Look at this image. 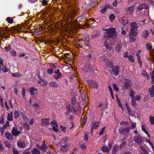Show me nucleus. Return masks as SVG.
Here are the masks:
<instances>
[{
	"mask_svg": "<svg viewBox=\"0 0 154 154\" xmlns=\"http://www.w3.org/2000/svg\"><path fill=\"white\" fill-rule=\"evenodd\" d=\"M5 137L6 138L10 140H13L12 135L11 133L8 132L5 133Z\"/></svg>",
	"mask_w": 154,
	"mask_h": 154,
	"instance_id": "nucleus-23",
	"label": "nucleus"
},
{
	"mask_svg": "<svg viewBox=\"0 0 154 154\" xmlns=\"http://www.w3.org/2000/svg\"><path fill=\"white\" fill-rule=\"evenodd\" d=\"M120 66L119 65H116L112 67L111 68V73L115 76H117L120 71Z\"/></svg>",
	"mask_w": 154,
	"mask_h": 154,
	"instance_id": "nucleus-2",
	"label": "nucleus"
},
{
	"mask_svg": "<svg viewBox=\"0 0 154 154\" xmlns=\"http://www.w3.org/2000/svg\"><path fill=\"white\" fill-rule=\"evenodd\" d=\"M1 70L4 73L7 72L9 70L7 68L6 66L4 65L1 68Z\"/></svg>",
	"mask_w": 154,
	"mask_h": 154,
	"instance_id": "nucleus-31",
	"label": "nucleus"
},
{
	"mask_svg": "<svg viewBox=\"0 0 154 154\" xmlns=\"http://www.w3.org/2000/svg\"><path fill=\"white\" fill-rule=\"evenodd\" d=\"M69 146L67 145V146H61L60 147V150L63 152H66L68 149Z\"/></svg>",
	"mask_w": 154,
	"mask_h": 154,
	"instance_id": "nucleus-28",
	"label": "nucleus"
},
{
	"mask_svg": "<svg viewBox=\"0 0 154 154\" xmlns=\"http://www.w3.org/2000/svg\"><path fill=\"white\" fill-rule=\"evenodd\" d=\"M106 64L108 67L112 68V67L114 66H113V63L111 61L108 60L106 62Z\"/></svg>",
	"mask_w": 154,
	"mask_h": 154,
	"instance_id": "nucleus-27",
	"label": "nucleus"
},
{
	"mask_svg": "<svg viewBox=\"0 0 154 154\" xmlns=\"http://www.w3.org/2000/svg\"><path fill=\"white\" fill-rule=\"evenodd\" d=\"M119 21L123 25H127L128 23V20L125 17H122L119 18Z\"/></svg>",
	"mask_w": 154,
	"mask_h": 154,
	"instance_id": "nucleus-11",
	"label": "nucleus"
},
{
	"mask_svg": "<svg viewBox=\"0 0 154 154\" xmlns=\"http://www.w3.org/2000/svg\"><path fill=\"white\" fill-rule=\"evenodd\" d=\"M143 137L140 135H135L133 139L134 141L139 145H141L143 142Z\"/></svg>",
	"mask_w": 154,
	"mask_h": 154,
	"instance_id": "nucleus-4",
	"label": "nucleus"
},
{
	"mask_svg": "<svg viewBox=\"0 0 154 154\" xmlns=\"http://www.w3.org/2000/svg\"><path fill=\"white\" fill-rule=\"evenodd\" d=\"M101 150L104 152H106L108 150V148L106 146H103L101 148Z\"/></svg>",
	"mask_w": 154,
	"mask_h": 154,
	"instance_id": "nucleus-40",
	"label": "nucleus"
},
{
	"mask_svg": "<svg viewBox=\"0 0 154 154\" xmlns=\"http://www.w3.org/2000/svg\"><path fill=\"white\" fill-rule=\"evenodd\" d=\"M103 30L106 32L104 35L105 39L103 42L104 45L105 46L108 45L107 42L108 41L110 44H112L116 40L117 32L115 29L112 28L106 29L104 28Z\"/></svg>",
	"mask_w": 154,
	"mask_h": 154,
	"instance_id": "nucleus-1",
	"label": "nucleus"
},
{
	"mask_svg": "<svg viewBox=\"0 0 154 154\" xmlns=\"http://www.w3.org/2000/svg\"><path fill=\"white\" fill-rule=\"evenodd\" d=\"M60 143H61V146H67L68 145V144H66V143L64 142V140H61Z\"/></svg>",
	"mask_w": 154,
	"mask_h": 154,
	"instance_id": "nucleus-54",
	"label": "nucleus"
},
{
	"mask_svg": "<svg viewBox=\"0 0 154 154\" xmlns=\"http://www.w3.org/2000/svg\"><path fill=\"white\" fill-rule=\"evenodd\" d=\"M83 41L85 42H86V44H88V46L89 47L90 46V44H89V37H86L85 38V40Z\"/></svg>",
	"mask_w": 154,
	"mask_h": 154,
	"instance_id": "nucleus-48",
	"label": "nucleus"
},
{
	"mask_svg": "<svg viewBox=\"0 0 154 154\" xmlns=\"http://www.w3.org/2000/svg\"><path fill=\"white\" fill-rule=\"evenodd\" d=\"M4 144L5 145V146L8 148H9L11 147L10 144L7 141H5L4 142Z\"/></svg>",
	"mask_w": 154,
	"mask_h": 154,
	"instance_id": "nucleus-49",
	"label": "nucleus"
},
{
	"mask_svg": "<svg viewBox=\"0 0 154 154\" xmlns=\"http://www.w3.org/2000/svg\"><path fill=\"white\" fill-rule=\"evenodd\" d=\"M17 145L21 148H23L25 146V144L23 142L22 143L21 142H17Z\"/></svg>",
	"mask_w": 154,
	"mask_h": 154,
	"instance_id": "nucleus-33",
	"label": "nucleus"
},
{
	"mask_svg": "<svg viewBox=\"0 0 154 154\" xmlns=\"http://www.w3.org/2000/svg\"><path fill=\"white\" fill-rule=\"evenodd\" d=\"M20 113L18 111L16 110L15 111L14 114V117L15 119H17L19 117Z\"/></svg>",
	"mask_w": 154,
	"mask_h": 154,
	"instance_id": "nucleus-36",
	"label": "nucleus"
},
{
	"mask_svg": "<svg viewBox=\"0 0 154 154\" xmlns=\"http://www.w3.org/2000/svg\"><path fill=\"white\" fill-rule=\"evenodd\" d=\"M146 47L148 50L150 51L152 49V46L150 45L149 44L147 43L146 45Z\"/></svg>",
	"mask_w": 154,
	"mask_h": 154,
	"instance_id": "nucleus-44",
	"label": "nucleus"
},
{
	"mask_svg": "<svg viewBox=\"0 0 154 154\" xmlns=\"http://www.w3.org/2000/svg\"><path fill=\"white\" fill-rule=\"evenodd\" d=\"M94 34H93L91 36V38L92 39H94L98 37L100 35V32L98 31H94Z\"/></svg>",
	"mask_w": 154,
	"mask_h": 154,
	"instance_id": "nucleus-18",
	"label": "nucleus"
},
{
	"mask_svg": "<svg viewBox=\"0 0 154 154\" xmlns=\"http://www.w3.org/2000/svg\"><path fill=\"white\" fill-rule=\"evenodd\" d=\"M142 37L144 38H146L149 36V33L147 30H144L142 33Z\"/></svg>",
	"mask_w": 154,
	"mask_h": 154,
	"instance_id": "nucleus-21",
	"label": "nucleus"
},
{
	"mask_svg": "<svg viewBox=\"0 0 154 154\" xmlns=\"http://www.w3.org/2000/svg\"><path fill=\"white\" fill-rule=\"evenodd\" d=\"M115 16L114 14H111L109 16V18L110 21L111 22L112 21L115 19Z\"/></svg>",
	"mask_w": 154,
	"mask_h": 154,
	"instance_id": "nucleus-43",
	"label": "nucleus"
},
{
	"mask_svg": "<svg viewBox=\"0 0 154 154\" xmlns=\"http://www.w3.org/2000/svg\"><path fill=\"white\" fill-rule=\"evenodd\" d=\"M113 85L114 89L116 91H118L119 90V88L115 84H113Z\"/></svg>",
	"mask_w": 154,
	"mask_h": 154,
	"instance_id": "nucleus-56",
	"label": "nucleus"
},
{
	"mask_svg": "<svg viewBox=\"0 0 154 154\" xmlns=\"http://www.w3.org/2000/svg\"><path fill=\"white\" fill-rule=\"evenodd\" d=\"M49 85L51 87L57 88L58 86V85L56 82H51L49 83Z\"/></svg>",
	"mask_w": 154,
	"mask_h": 154,
	"instance_id": "nucleus-26",
	"label": "nucleus"
},
{
	"mask_svg": "<svg viewBox=\"0 0 154 154\" xmlns=\"http://www.w3.org/2000/svg\"><path fill=\"white\" fill-rule=\"evenodd\" d=\"M82 70L86 72H88V71H90L92 70L91 67L89 64L86 65L83 68Z\"/></svg>",
	"mask_w": 154,
	"mask_h": 154,
	"instance_id": "nucleus-17",
	"label": "nucleus"
},
{
	"mask_svg": "<svg viewBox=\"0 0 154 154\" xmlns=\"http://www.w3.org/2000/svg\"><path fill=\"white\" fill-rule=\"evenodd\" d=\"M105 128V127H103L100 130V132L99 133V135H101L103 134V131L104 130Z\"/></svg>",
	"mask_w": 154,
	"mask_h": 154,
	"instance_id": "nucleus-57",
	"label": "nucleus"
},
{
	"mask_svg": "<svg viewBox=\"0 0 154 154\" xmlns=\"http://www.w3.org/2000/svg\"><path fill=\"white\" fill-rule=\"evenodd\" d=\"M8 22L10 24H12L13 23V19L12 18L8 17L6 19Z\"/></svg>",
	"mask_w": 154,
	"mask_h": 154,
	"instance_id": "nucleus-32",
	"label": "nucleus"
},
{
	"mask_svg": "<svg viewBox=\"0 0 154 154\" xmlns=\"http://www.w3.org/2000/svg\"><path fill=\"white\" fill-rule=\"evenodd\" d=\"M7 119L8 121L12 120V113H11V115L10 113H8V116H7Z\"/></svg>",
	"mask_w": 154,
	"mask_h": 154,
	"instance_id": "nucleus-39",
	"label": "nucleus"
},
{
	"mask_svg": "<svg viewBox=\"0 0 154 154\" xmlns=\"http://www.w3.org/2000/svg\"><path fill=\"white\" fill-rule=\"evenodd\" d=\"M77 12L75 10H73L70 12L69 15L70 17L72 19L75 17L77 14Z\"/></svg>",
	"mask_w": 154,
	"mask_h": 154,
	"instance_id": "nucleus-16",
	"label": "nucleus"
},
{
	"mask_svg": "<svg viewBox=\"0 0 154 154\" xmlns=\"http://www.w3.org/2000/svg\"><path fill=\"white\" fill-rule=\"evenodd\" d=\"M60 127L62 131H63L64 132H66V129H65V127H63L62 125H60Z\"/></svg>",
	"mask_w": 154,
	"mask_h": 154,
	"instance_id": "nucleus-60",
	"label": "nucleus"
},
{
	"mask_svg": "<svg viewBox=\"0 0 154 154\" xmlns=\"http://www.w3.org/2000/svg\"><path fill=\"white\" fill-rule=\"evenodd\" d=\"M130 31L131 32H137L135 30H137L139 26H138V24L135 22L133 23H130Z\"/></svg>",
	"mask_w": 154,
	"mask_h": 154,
	"instance_id": "nucleus-5",
	"label": "nucleus"
},
{
	"mask_svg": "<svg viewBox=\"0 0 154 154\" xmlns=\"http://www.w3.org/2000/svg\"><path fill=\"white\" fill-rule=\"evenodd\" d=\"M123 85L125 89H129L132 86L131 80L128 79H125Z\"/></svg>",
	"mask_w": 154,
	"mask_h": 154,
	"instance_id": "nucleus-3",
	"label": "nucleus"
},
{
	"mask_svg": "<svg viewBox=\"0 0 154 154\" xmlns=\"http://www.w3.org/2000/svg\"><path fill=\"white\" fill-rule=\"evenodd\" d=\"M131 129V128L130 127H128L126 128L125 129H122L120 131V133L121 134H123L124 132H125V133L127 134H128L130 131L129 130Z\"/></svg>",
	"mask_w": 154,
	"mask_h": 154,
	"instance_id": "nucleus-20",
	"label": "nucleus"
},
{
	"mask_svg": "<svg viewBox=\"0 0 154 154\" xmlns=\"http://www.w3.org/2000/svg\"><path fill=\"white\" fill-rule=\"evenodd\" d=\"M136 9L135 6H132L128 8H126L125 10L126 13L127 14L132 15L133 14L134 10Z\"/></svg>",
	"mask_w": 154,
	"mask_h": 154,
	"instance_id": "nucleus-8",
	"label": "nucleus"
},
{
	"mask_svg": "<svg viewBox=\"0 0 154 154\" xmlns=\"http://www.w3.org/2000/svg\"><path fill=\"white\" fill-rule=\"evenodd\" d=\"M12 152H13V154H19V152L15 149L14 148L13 149Z\"/></svg>",
	"mask_w": 154,
	"mask_h": 154,
	"instance_id": "nucleus-61",
	"label": "nucleus"
},
{
	"mask_svg": "<svg viewBox=\"0 0 154 154\" xmlns=\"http://www.w3.org/2000/svg\"><path fill=\"white\" fill-rule=\"evenodd\" d=\"M149 121L151 124H153L154 123V117L151 116L149 117Z\"/></svg>",
	"mask_w": 154,
	"mask_h": 154,
	"instance_id": "nucleus-46",
	"label": "nucleus"
},
{
	"mask_svg": "<svg viewBox=\"0 0 154 154\" xmlns=\"http://www.w3.org/2000/svg\"><path fill=\"white\" fill-rule=\"evenodd\" d=\"M122 46L119 44L117 45L116 46V51L118 52H120L121 50Z\"/></svg>",
	"mask_w": 154,
	"mask_h": 154,
	"instance_id": "nucleus-30",
	"label": "nucleus"
},
{
	"mask_svg": "<svg viewBox=\"0 0 154 154\" xmlns=\"http://www.w3.org/2000/svg\"><path fill=\"white\" fill-rule=\"evenodd\" d=\"M128 60L130 62L133 63L134 62V57L132 55H129L128 56Z\"/></svg>",
	"mask_w": 154,
	"mask_h": 154,
	"instance_id": "nucleus-35",
	"label": "nucleus"
},
{
	"mask_svg": "<svg viewBox=\"0 0 154 154\" xmlns=\"http://www.w3.org/2000/svg\"><path fill=\"white\" fill-rule=\"evenodd\" d=\"M142 130L146 134L147 133L148 131H147L146 128V126L144 125H142L141 126Z\"/></svg>",
	"mask_w": 154,
	"mask_h": 154,
	"instance_id": "nucleus-47",
	"label": "nucleus"
},
{
	"mask_svg": "<svg viewBox=\"0 0 154 154\" xmlns=\"http://www.w3.org/2000/svg\"><path fill=\"white\" fill-rule=\"evenodd\" d=\"M11 132L13 135L15 136H18L21 133V132L20 131H17V128L16 127H13L12 128Z\"/></svg>",
	"mask_w": 154,
	"mask_h": 154,
	"instance_id": "nucleus-9",
	"label": "nucleus"
},
{
	"mask_svg": "<svg viewBox=\"0 0 154 154\" xmlns=\"http://www.w3.org/2000/svg\"><path fill=\"white\" fill-rule=\"evenodd\" d=\"M42 4L43 6H46L48 5V2L46 0H43L42 2Z\"/></svg>",
	"mask_w": 154,
	"mask_h": 154,
	"instance_id": "nucleus-55",
	"label": "nucleus"
},
{
	"mask_svg": "<svg viewBox=\"0 0 154 154\" xmlns=\"http://www.w3.org/2000/svg\"><path fill=\"white\" fill-rule=\"evenodd\" d=\"M107 9L106 7L105 6L104 8L101 9L100 11L101 13H104L106 12Z\"/></svg>",
	"mask_w": 154,
	"mask_h": 154,
	"instance_id": "nucleus-58",
	"label": "nucleus"
},
{
	"mask_svg": "<svg viewBox=\"0 0 154 154\" xmlns=\"http://www.w3.org/2000/svg\"><path fill=\"white\" fill-rule=\"evenodd\" d=\"M50 68L51 69L53 70L55 69L56 66L54 64L52 63L50 65Z\"/></svg>",
	"mask_w": 154,
	"mask_h": 154,
	"instance_id": "nucleus-59",
	"label": "nucleus"
},
{
	"mask_svg": "<svg viewBox=\"0 0 154 154\" xmlns=\"http://www.w3.org/2000/svg\"><path fill=\"white\" fill-rule=\"evenodd\" d=\"M2 31H5L6 32H4L3 34V35L5 36V35L7 33L9 32L10 30H8V27L7 26L4 28H2Z\"/></svg>",
	"mask_w": 154,
	"mask_h": 154,
	"instance_id": "nucleus-37",
	"label": "nucleus"
},
{
	"mask_svg": "<svg viewBox=\"0 0 154 154\" xmlns=\"http://www.w3.org/2000/svg\"><path fill=\"white\" fill-rule=\"evenodd\" d=\"M119 146L117 145H115L113 146L112 150V154H116L118 151Z\"/></svg>",
	"mask_w": 154,
	"mask_h": 154,
	"instance_id": "nucleus-24",
	"label": "nucleus"
},
{
	"mask_svg": "<svg viewBox=\"0 0 154 154\" xmlns=\"http://www.w3.org/2000/svg\"><path fill=\"white\" fill-rule=\"evenodd\" d=\"M150 75L151 76V79H152L153 78H154V71L151 72H150Z\"/></svg>",
	"mask_w": 154,
	"mask_h": 154,
	"instance_id": "nucleus-64",
	"label": "nucleus"
},
{
	"mask_svg": "<svg viewBox=\"0 0 154 154\" xmlns=\"http://www.w3.org/2000/svg\"><path fill=\"white\" fill-rule=\"evenodd\" d=\"M88 83L92 88H97L98 84L97 82L93 80H89L88 81Z\"/></svg>",
	"mask_w": 154,
	"mask_h": 154,
	"instance_id": "nucleus-6",
	"label": "nucleus"
},
{
	"mask_svg": "<svg viewBox=\"0 0 154 154\" xmlns=\"http://www.w3.org/2000/svg\"><path fill=\"white\" fill-rule=\"evenodd\" d=\"M149 93L151 97H153L154 96V85L152 86L151 88L149 89L148 90Z\"/></svg>",
	"mask_w": 154,
	"mask_h": 154,
	"instance_id": "nucleus-19",
	"label": "nucleus"
},
{
	"mask_svg": "<svg viewBox=\"0 0 154 154\" xmlns=\"http://www.w3.org/2000/svg\"><path fill=\"white\" fill-rule=\"evenodd\" d=\"M106 49L109 50L110 51L112 49V47L111 46H109L108 44L105 46Z\"/></svg>",
	"mask_w": 154,
	"mask_h": 154,
	"instance_id": "nucleus-63",
	"label": "nucleus"
},
{
	"mask_svg": "<svg viewBox=\"0 0 154 154\" xmlns=\"http://www.w3.org/2000/svg\"><path fill=\"white\" fill-rule=\"evenodd\" d=\"M80 148L84 150L86 148V146L84 144H82L80 146Z\"/></svg>",
	"mask_w": 154,
	"mask_h": 154,
	"instance_id": "nucleus-62",
	"label": "nucleus"
},
{
	"mask_svg": "<svg viewBox=\"0 0 154 154\" xmlns=\"http://www.w3.org/2000/svg\"><path fill=\"white\" fill-rule=\"evenodd\" d=\"M5 49L6 50V52H8L11 50V45H8L7 47H5Z\"/></svg>",
	"mask_w": 154,
	"mask_h": 154,
	"instance_id": "nucleus-45",
	"label": "nucleus"
},
{
	"mask_svg": "<svg viewBox=\"0 0 154 154\" xmlns=\"http://www.w3.org/2000/svg\"><path fill=\"white\" fill-rule=\"evenodd\" d=\"M12 76L15 77L19 78L20 76V75L19 72H15L12 74Z\"/></svg>",
	"mask_w": 154,
	"mask_h": 154,
	"instance_id": "nucleus-41",
	"label": "nucleus"
},
{
	"mask_svg": "<svg viewBox=\"0 0 154 154\" xmlns=\"http://www.w3.org/2000/svg\"><path fill=\"white\" fill-rule=\"evenodd\" d=\"M54 73L57 74L58 76H61L62 73L60 72V70L59 69L57 70L54 72Z\"/></svg>",
	"mask_w": 154,
	"mask_h": 154,
	"instance_id": "nucleus-52",
	"label": "nucleus"
},
{
	"mask_svg": "<svg viewBox=\"0 0 154 154\" xmlns=\"http://www.w3.org/2000/svg\"><path fill=\"white\" fill-rule=\"evenodd\" d=\"M49 121L48 119L42 118L41 120L42 123L41 124V126H44L45 125L48 126L49 124Z\"/></svg>",
	"mask_w": 154,
	"mask_h": 154,
	"instance_id": "nucleus-13",
	"label": "nucleus"
},
{
	"mask_svg": "<svg viewBox=\"0 0 154 154\" xmlns=\"http://www.w3.org/2000/svg\"><path fill=\"white\" fill-rule=\"evenodd\" d=\"M31 152L32 154H40L39 150L36 148H34Z\"/></svg>",
	"mask_w": 154,
	"mask_h": 154,
	"instance_id": "nucleus-22",
	"label": "nucleus"
},
{
	"mask_svg": "<svg viewBox=\"0 0 154 154\" xmlns=\"http://www.w3.org/2000/svg\"><path fill=\"white\" fill-rule=\"evenodd\" d=\"M129 96L131 99H134V95L135 94V92L132 90H131L130 91Z\"/></svg>",
	"mask_w": 154,
	"mask_h": 154,
	"instance_id": "nucleus-34",
	"label": "nucleus"
},
{
	"mask_svg": "<svg viewBox=\"0 0 154 154\" xmlns=\"http://www.w3.org/2000/svg\"><path fill=\"white\" fill-rule=\"evenodd\" d=\"M47 148L46 145L44 142H43L41 146H39L38 148L40 150H45Z\"/></svg>",
	"mask_w": 154,
	"mask_h": 154,
	"instance_id": "nucleus-25",
	"label": "nucleus"
},
{
	"mask_svg": "<svg viewBox=\"0 0 154 154\" xmlns=\"http://www.w3.org/2000/svg\"><path fill=\"white\" fill-rule=\"evenodd\" d=\"M11 54L14 56H16L17 55L16 52L14 50H13L10 52Z\"/></svg>",
	"mask_w": 154,
	"mask_h": 154,
	"instance_id": "nucleus-51",
	"label": "nucleus"
},
{
	"mask_svg": "<svg viewBox=\"0 0 154 154\" xmlns=\"http://www.w3.org/2000/svg\"><path fill=\"white\" fill-rule=\"evenodd\" d=\"M81 97L83 101H86L87 97L85 93H82L81 95Z\"/></svg>",
	"mask_w": 154,
	"mask_h": 154,
	"instance_id": "nucleus-29",
	"label": "nucleus"
},
{
	"mask_svg": "<svg viewBox=\"0 0 154 154\" xmlns=\"http://www.w3.org/2000/svg\"><path fill=\"white\" fill-rule=\"evenodd\" d=\"M78 44H81L82 46L85 47L86 48H89L88 44H86V42H85L84 41H82L81 39H78L77 42Z\"/></svg>",
	"mask_w": 154,
	"mask_h": 154,
	"instance_id": "nucleus-14",
	"label": "nucleus"
},
{
	"mask_svg": "<svg viewBox=\"0 0 154 154\" xmlns=\"http://www.w3.org/2000/svg\"><path fill=\"white\" fill-rule=\"evenodd\" d=\"M76 98L75 97H73L72 98L71 100V103L72 105V109L75 114H76V108L75 107V103L76 101Z\"/></svg>",
	"mask_w": 154,
	"mask_h": 154,
	"instance_id": "nucleus-10",
	"label": "nucleus"
},
{
	"mask_svg": "<svg viewBox=\"0 0 154 154\" xmlns=\"http://www.w3.org/2000/svg\"><path fill=\"white\" fill-rule=\"evenodd\" d=\"M137 35V32H130L129 35V41L132 42H134L136 40V37Z\"/></svg>",
	"mask_w": 154,
	"mask_h": 154,
	"instance_id": "nucleus-7",
	"label": "nucleus"
},
{
	"mask_svg": "<svg viewBox=\"0 0 154 154\" xmlns=\"http://www.w3.org/2000/svg\"><path fill=\"white\" fill-rule=\"evenodd\" d=\"M100 122H97L96 121L93 120L92 122L91 127L95 129H97L99 126V123Z\"/></svg>",
	"mask_w": 154,
	"mask_h": 154,
	"instance_id": "nucleus-15",
	"label": "nucleus"
},
{
	"mask_svg": "<svg viewBox=\"0 0 154 154\" xmlns=\"http://www.w3.org/2000/svg\"><path fill=\"white\" fill-rule=\"evenodd\" d=\"M148 8V6L147 4H146L142 3L137 6V10H141L144 9L146 10Z\"/></svg>",
	"mask_w": 154,
	"mask_h": 154,
	"instance_id": "nucleus-12",
	"label": "nucleus"
},
{
	"mask_svg": "<svg viewBox=\"0 0 154 154\" xmlns=\"http://www.w3.org/2000/svg\"><path fill=\"white\" fill-rule=\"evenodd\" d=\"M84 17L83 16H80L77 18L75 21L77 22H82Z\"/></svg>",
	"mask_w": 154,
	"mask_h": 154,
	"instance_id": "nucleus-38",
	"label": "nucleus"
},
{
	"mask_svg": "<svg viewBox=\"0 0 154 154\" xmlns=\"http://www.w3.org/2000/svg\"><path fill=\"white\" fill-rule=\"evenodd\" d=\"M131 105L132 106H135L136 105V103L134 99H132L131 101Z\"/></svg>",
	"mask_w": 154,
	"mask_h": 154,
	"instance_id": "nucleus-50",
	"label": "nucleus"
},
{
	"mask_svg": "<svg viewBox=\"0 0 154 154\" xmlns=\"http://www.w3.org/2000/svg\"><path fill=\"white\" fill-rule=\"evenodd\" d=\"M126 144V142H123L120 145L119 148L121 149L123 147V146H125Z\"/></svg>",
	"mask_w": 154,
	"mask_h": 154,
	"instance_id": "nucleus-53",
	"label": "nucleus"
},
{
	"mask_svg": "<svg viewBox=\"0 0 154 154\" xmlns=\"http://www.w3.org/2000/svg\"><path fill=\"white\" fill-rule=\"evenodd\" d=\"M37 89H35V88L32 87L30 88L29 91L31 93V95L34 94V92L35 91H37Z\"/></svg>",
	"mask_w": 154,
	"mask_h": 154,
	"instance_id": "nucleus-42",
	"label": "nucleus"
}]
</instances>
